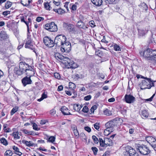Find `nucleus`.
<instances>
[{
  "label": "nucleus",
  "mask_w": 156,
  "mask_h": 156,
  "mask_svg": "<svg viewBox=\"0 0 156 156\" xmlns=\"http://www.w3.org/2000/svg\"><path fill=\"white\" fill-rule=\"evenodd\" d=\"M66 38L65 36L62 35H58L55 37L54 41V45L56 44L58 47H61L65 41Z\"/></svg>",
  "instance_id": "obj_1"
},
{
  "label": "nucleus",
  "mask_w": 156,
  "mask_h": 156,
  "mask_svg": "<svg viewBox=\"0 0 156 156\" xmlns=\"http://www.w3.org/2000/svg\"><path fill=\"white\" fill-rule=\"evenodd\" d=\"M29 66L26 64L25 62H21L19 64V69L17 70L15 72V73L18 75L20 76L24 73V71L26 69L29 67Z\"/></svg>",
  "instance_id": "obj_2"
},
{
  "label": "nucleus",
  "mask_w": 156,
  "mask_h": 156,
  "mask_svg": "<svg viewBox=\"0 0 156 156\" xmlns=\"http://www.w3.org/2000/svg\"><path fill=\"white\" fill-rule=\"evenodd\" d=\"M136 148L141 154L144 155H147L150 152L148 147L144 144H139Z\"/></svg>",
  "instance_id": "obj_3"
},
{
  "label": "nucleus",
  "mask_w": 156,
  "mask_h": 156,
  "mask_svg": "<svg viewBox=\"0 0 156 156\" xmlns=\"http://www.w3.org/2000/svg\"><path fill=\"white\" fill-rule=\"evenodd\" d=\"M62 62L65 64L66 67L68 69H75L78 67V65L76 63L67 57L65 58L64 62Z\"/></svg>",
  "instance_id": "obj_4"
},
{
  "label": "nucleus",
  "mask_w": 156,
  "mask_h": 156,
  "mask_svg": "<svg viewBox=\"0 0 156 156\" xmlns=\"http://www.w3.org/2000/svg\"><path fill=\"white\" fill-rule=\"evenodd\" d=\"M44 28L46 30L51 32L57 31L58 30L57 26L54 22L46 24L45 25Z\"/></svg>",
  "instance_id": "obj_5"
},
{
  "label": "nucleus",
  "mask_w": 156,
  "mask_h": 156,
  "mask_svg": "<svg viewBox=\"0 0 156 156\" xmlns=\"http://www.w3.org/2000/svg\"><path fill=\"white\" fill-rule=\"evenodd\" d=\"M141 78L145 79L144 77L142 76H141ZM145 80H142L141 83V87H144V89L151 88V85H150V83L151 82V79L147 78H145Z\"/></svg>",
  "instance_id": "obj_6"
},
{
  "label": "nucleus",
  "mask_w": 156,
  "mask_h": 156,
  "mask_svg": "<svg viewBox=\"0 0 156 156\" xmlns=\"http://www.w3.org/2000/svg\"><path fill=\"white\" fill-rule=\"evenodd\" d=\"M71 45L70 42L65 41L61 46L60 50L62 52H69L71 51Z\"/></svg>",
  "instance_id": "obj_7"
},
{
  "label": "nucleus",
  "mask_w": 156,
  "mask_h": 156,
  "mask_svg": "<svg viewBox=\"0 0 156 156\" xmlns=\"http://www.w3.org/2000/svg\"><path fill=\"white\" fill-rule=\"evenodd\" d=\"M43 41L44 44L48 47L51 48L54 46V41L48 37H44Z\"/></svg>",
  "instance_id": "obj_8"
},
{
  "label": "nucleus",
  "mask_w": 156,
  "mask_h": 156,
  "mask_svg": "<svg viewBox=\"0 0 156 156\" xmlns=\"http://www.w3.org/2000/svg\"><path fill=\"white\" fill-rule=\"evenodd\" d=\"M105 126L107 127L106 129H105L104 132L106 133V132H111L113 131L114 130V125L113 124V122L112 121H109L106 123L105 124Z\"/></svg>",
  "instance_id": "obj_9"
},
{
  "label": "nucleus",
  "mask_w": 156,
  "mask_h": 156,
  "mask_svg": "<svg viewBox=\"0 0 156 156\" xmlns=\"http://www.w3.org/2000/svg\"><path fill=\"white\" fill-rule=\"evenodd\" d=\"M25 47L26 48H28L32 50L33 49L32 40H31L30 37L29 35H27Z\"/></svg>",
  "instance_id": "obj_10"
},
{
  "label": "nucleus",
  "mask_w": 156,
  "mask_h": 156,
  "mask_svg": "<svg viewBox=\"0 0 156 156\" xmlns=\"http://www.w3.org/2000/svg\"><path fill=\"white\" fill-rule=\"evenodd\" d=\"M124 99L126 103H133L135 100V98L130 94H126L124 97Z\"/></svg>",
  "instance_id": "obj_11"
},
{
  "label": "nucleus",
  "mask_w": 156,
  "mask_h": 156,
  "mask_svg": "<svg viewBox=\"0 0 156 156\" xmlns=\"http://www.w3.org/2000/svg\"><path fill=\"white\" fill-rule=\"evenodd\" d=\"M24 73L27 76L30 77H31L34 74L33 68L30 66L27 69H26Z\"/></svg>",
  "instance_id": "obj_12"
},
{
  "label": "nucleus",
  "mask_w": 156,
  "mask_h": 156,
  "mask_svg": "<svg viewBox=\"0 0 156 156\" xmlns=\"http://www.w3.org/2000/svg\"><path fill=\"white\" fill-rule=\"evenodd\" d=\"M63 27L67 30L69 32H71L75 30L74 26L72 24L64 23L63 24Z\"/></svg>",
  "instance_id": "obj_13"
},
{
  "label": "nucleus",
  "mask_w": 156,
  "mask_h": 156,
  "mask_svg": "<svg viewBox=\"0 0 156 156\" xmlns=\"http://www.w3.org/2000/svg\"><path fill=\"white\" fill-rule=\"evenodd\" d=\"M143 56L145 58H147L148 59H150L152 55V50L150 48L145 50L143 53Z\"/></svg>",
  "instance_id": "obj_14"
},
{
  "label": "nucleus",
  "mask_w": 156,
  "mask_h": 156,
  "mask_svg": "<svg viewBox=\"0 0 156 156\" xmlns=\"http://www.w3.org/2000/svg\"><path fill=\"white\" fill-rule=\"evenodd\" d=\"M22 82L24 86H25L27 84H31L32 81L30 77L27 76L22 80Z\"/></svg>",
  "instance_id": "obj_15"
},
{
  "label": "nucleus",
  "mask_w": 156,
  "mask_h": 156,
  "mask_svg": "<svg viewBox=\"0 0 156 156\" xmlns=\"http://www.w3.org/2000/svg\"><path fill=\"white\" fill-rule=\"evenodd\" d=\"M76 25L77 27L79 28L82 29L83 30H86L88 28L87 26H86L85 23L81 20L77 22Z\"/></svg>",
  "instance_id": "obj_16"
},
{
  "label": "nucleus",
  "mask_w": 156,
  "mask_h": 156,
  "mask_svg": "<svg viewBox=\"0 0 156 156\" xmlns=\"http://www.w3.org/2000/svg\"><path fill=\"white\" fill-rule=\"evenodd\" d=\"M126 151L127 152L128 151V154L130 156H138V153L136 152L135 150L131 147H130L129 150L126 149Z\"/></svg>",
  "instance_id": "obj_17"
},
{
  "label": "nucleus",
  "mask_w": 156,
  "mask_h": 156,
  "mask_svg": "<svg viewBox=\"0 0 156 156\" xmlns=\"http://www.w3.org/2000/svg\"><path fill=\"white\" fill-rule=\"evenodd\" d=\"M61 110L62 113L64 115H72L69 112V110L65 106L62 107L61 108Z\"/></svg>",
  "instance_id": "obj_18"
},
{
  "label": "nucleus",
  "mask_w": 156,
  "mask_h": 156,
  "mask_svg": "<svg viewBox=\"0 0 156 156\" xmlns=\"http://www.w3.org/2000/svg\"><path fill=\"white\" fill-rule=\"evenodd\" d=\"M8 38V36L5 32L3 31L0 32V40H3Z\"/></svg>",
  "instance_id": "obj_19"
},
{
  "label": "nucleus",
  "mask_w": 156,
  "mask_h": 156,
  "mask_svg": "<svg viewBox=\"0 0 156 156\" xmlns=\"http://www.w3.org/2000/svg\"><path fill=\"white\" fill-rule=\"evenodd\" d=\"M55 57L57 60H63V62L65 61V58H66L62 55H61L59 53H56L55 54Z\"/></svg>",
  "instance_id": "obj_20"
},
{
  "label": "nucleus",
  "mask_w": 156,
  "mask_h": 156,
  "mask_svg": "<svg viewBox=\"0 0 156 156\" xmlns=\"http://www.w3.org/2000/svg\"><path fill=\"white\" fill-rule=\"evenodd\" d=\"M146 140L150 144H153L155 140L156 139L154 137L151 136H148L146 137Z\"/></svg>",
  "instance_id": "obj_21"
},
{
  "label": "nucleus",
  "mask_w": 156,
  "mask_h": 156,
  "mask_svg": "<svg viewBox=\"0 0 156 156\" xmlns=\"http://www.w3.org/2000/svg\"><path fill=\"white\" fill-rule=\"evenodd\" d=\"M104 143L105 145L109 146H112L113 144L112 141L110 138H104Z\"/></svg>",
  "instance_id": "obj_22"
},
{
  "label": "nucleus",
  "mask_w": 156,
  "mask_h": 156,
  "mask_svg": "<svg viewBox=\"0 0 156 156\" xmlns=\"http://www.w3.org/2000/svg\"><path fill=\"white\" fill-rule=\"evenodd\" d=\"M91 1L94 5L98 6H101L103 2L102 0H91Z\"/></svg>",
  "instance_id": "obj_23"
},
{
  "label": "nucleus",
  "mask_w": 156,
  "mask_h": 156,
  "mask_svg": "<svg viewBox=\"0 0 156 156\" xmlns=\"http://www.w3.org/2000/svg\"><path fill=\"white\" fill-rule=\"evenodd\" d=\"M23 143L25 144L27 146L30 147L33 146L34 145V143H32L31 141H28L25 140H22Z\"/></svg>",
  "instance_id": "obj_24"
},
{
  "label": "nucleus",
  "mask_w": 156,
  "mask_h": 156,
  "mask_svg": "<svg viewBox=\"0 0 156 156\" xmlns=\"http://www.w3.org/2000/svg\"><path fill=\"white\" fill-rule=\"evenodd\" d=\"M76 85L74 83L72 82H69V88L71 89L72 92L75 94V92L74 90L75 89Z\"/></svg>",
  "instance_id": "obj_25"
},
{
  "label": "nucleus",
  "mask_w": 156,
  "mask_h": 156,
  "mask_svg": "<svg viewBox=\"0 0 156 156\" xmlns=\"http://www.w3.org/2000/svg\"><path fill=\"white\" fill-rule=\"evenodd\" d=\"M147 32L146 30H144L139 29L138 30V35L140 36H144Z\"/></svg>",
  "instance_id": "obj_26"
},
{
  "label": "nucleus",
  "mask_w": 156,
  "mask_h": 156,
  "mask_svg": "<svg viewBox=\"0 0 156 156\" xmlns=\"http://www.w3.org/2000/svg\"><path fill=\"white\" fill-rule=\"evenodd\" d=\"M142 117L147 118L148 116V112L145 110H143L141 112Z\"/></svg>",
  "instance_id": "obj_27"
},
{
  "label": "nucleus",
  "mask_w": 156,
  "mask_h": 156,
  "mask_svg": "<svg viewBox=\"0 0 156 156\" xmlns=\"http://www.w3.org/2000/svg\"><path fill=\"white\" fill-rule=\"evenodd\" d=\"M19 133L18 131L15 132H14L12 134V135L14 137V139H19L20 138V137L19 136Z\"/></svg>",
  "instance_id": "obj_28"
},
{
  "label": "nucleus",
  "mask_w": 156,
  "mask_h": 156,
  "mask_svg": "<svg viewBox=\"0 0 156 156\" xmlns=\"http://www.w3.org/2000/svg\"><path fill=\"white\" fill-rule=\"evenodd\" d=\"M12 2L9 1H7L5 3V7L6 9H8L12 5Z\"/></svg>",
  "instance_id": "obj_29"
},
{
  "label": "nucleus",
  "mask_w": 156,
  "mask_h": 156,
  "mask_svg": "<svg viewBox=\"0 0 156 156\" xmlns=\"http://www.w3.org/2000/svg\"><path fill=\"white\" fill-rule=\"evenodd\" d=\"M113 47L114 50L116 51H121L122 50L120 47L117 44H115Z\"/></svg>",
  "instance_id": "obj_30"
},
{
  "label": "nucleus",
  "mask_w": 156,
  "mask_h": 156,
  "mask_svg": "<svg viewBox=\"0 0 156 156\" xmlns=\"http://www.w3.org/2000/svg\"><path fill=\"white\" fill-rule=\"evenodd\" d=\"M44 7L47 10H50V6L49 4V3L48 2H45L44 3Z\"/></svg>",
  "instance_id": "obj_31"
},
{
  "label": "nucleus",
  "mask_w": 156,
  "mask_h": 156,
  "mask_svg": "<svg viewBox=\"0 0 156 156\" xmlns=\"http://www.w3.org/2000/svg\"><path fill=\"white\" fill-rule=\"evenodd\" d=\"M7 124H4L3 126V129L5 131L6 133H8L11 131V129L9 128H7Z\"/></svg>",
  "instance_id": "obj_32"
},
{
  "label": "nucleus",
  "mask_w": 156,
  "mask_h": 156,
  "mask_svg": "<svg viewBox=\"0 0 156 156\" xmlns=\"http://www.w3.org/2000/svg\"><path fill=\"white\" fill-rule=\"evenodd\" d=\"M18 109V108L17 107H15L13 108L11 111L10 114L11 115H13L16 112Z\"/></svg>",
  "instance_id": "obj_33"
},
{
  "label": "nucleus",
  "mask_w": 156,
  "mask_h": 156,
  "mask_svg": "<svg viewBox=\"0 0 156 156\" xmlns=\"http://www.w3.org/2000/svg\"><path fill=\"white\" fill-rule=\"evenodd\" d=\"M73 109L76 111L78 112L80 110V108L79 107V105L78 104H75L73 105Z\"/></svg>",
  "instance_id": "obj_34"
},
{
  "label": "nucleus",
  "mask_w": 156,
  "mask_h": 156,
  "mask_svg": "<svg viewBox=\"0 0 156 156\" xmlns=\"http://www.w3.org/2000/svg\"><path fill=\"white\" fill-rule=\"evenodd\" d=\"M104 114L107 115H110L112 114L111 112L108 109H106L104 111Z\"/></svg>",
  "instance_id": "obj_35"
},
{
  "label": "nucleus",
  "mask_w": 156,
  "mask_h": 156,
  "mask_svg": "<svg viewBox=\"0 0 156 156\" xmlns=\"http://www.w3.org/2000/svg\"><path fill=\"white\" fill-rule=\"evenodd\" d=\"M0 141L2 144H3L5 145L6 146L8 144L7 141L4 138H1L0 140Z\"/></svg>",
  "instance_id": "obj_36"
},
{
  "label": "nucleus",
  "mask_w": 156,
  "mask_h": 156,
  "mask_svg": "<svg viewBox=\"0 0 156 156\" xmlns=\"http://www.w3.org/2000/svg\"><path fill=\"white\" fill-rule=\"evenodd\" d=\"M73 128V133L75 136H79V134L77 129L76 127H74Z\"/></svg>",
  "instance_id": "obj_37"
},
{
  "label": "nucleus",
  "mask_w": 156,
  "mask_h": 156,
  "mask_svg": "<svg viewBox=\"0 0 156 156\" xmlns=\"http://www.w3.org/2000/svg\"><path fill=\"white\" fill-rule=\"evenodd\" d=\"M55 137L53 136H50L48 139V141L53 143L55 140Z\"/></svg>",
  "instance_id": "obj_38"
},
{
  "label": "nucleus",
  "mask_w": 156,
  "mask_h": 156,
  "mask_svg": "<svg viewBox=\"0 0 156 156\" xmlns=\"http://www.w3.org/2000/svg\"><path fill=\"white\" fill-rule=\"evenodd\" d=\"M99 141L101 146L102 147L105 146V144L104 143V140H103L102 138H100Z\"/></svg>",
  "instance_id": "obj_39"
},
{
  "label": "nucleus",
  "mask_w": 156,
  "mask_h": 156,
  "mask_svg": "<svg viewBox=\"0 0 156 156\" xmlns=\"http://www.w3.org/2000/svg\"><path fill=\"white\" fill-rule=\"evenodd\" d=\"M92 139L93 140L95 144H98L99 142V140L98 138L94 135H93L92 136Z\"/></svg>",
  "instance_id": "obj_40"
},
{
  "label": "nucleus",
  "mask_w": 156,
  "mask_h": 156,
  "mask_svg": "<svg viewBox=\"0 0 156 156\" xmlns=\"http://www.w3.org/2000/svg\"><path fill=\"white\" fill-rule=\"evenodd\" d=\"M91 149L93 152L94 154L96 155L97 154V152L98 151V149L95 147H92L91 148Z\"/></svg>",
  "instance_id": "obj_41"
},
{
  "label": "nucleus",
  "mask_w": 156,
  "mask_h": 156,
  "mask_svg": "<svg viewBox=\"0 0 156 156\" xmlns=\"http://www.w3.org/2000/svg\"><path fill=\"white\" fill-rule=\"evenodd\" d=\"M65 12V11L61 8L57 9V12L59 14H62L64 13Z\"/></svg>",
  "instance_id": "obj_42"
},
{
  "label": "nucleus",
  "mask_w": 156,
  "mask_h": 156,
  "mask_svg": "<svg viewBox=\"0 0 156 156\" xmlns=\"http://www.w3.org/2000/svg\"><path fill=\"white\" fill-rule=\"evenodd\" d=\"M94 64L92 62L90 63L88 66V68L90 69H91L94 67Z\"/></svg>",
  "instance_id": "obj_43"
},
{
  "label": "nucleus",
  "mask_w": 156,
  "mask_h": 156,
  "mask_svg": "<svg viewBox=\"0 0 156 156\" xmlns=\"http://www.w3.org/2000/svg\"><path fill=\"white\" fill-rule=\"evenodd\" d=\"M82 111L85 113H87L88 111V108L87 106H85L83 108Z\"/></svg>",
  "instance_id": "obj_44"
},
{
  "label": "nucleus",
  "mask_w": 156,
  "mask_h": 156,
  "mask_svg": "<svg viewBox=\"0 0 156 156\" xmlns=\"http://www.w3.org/2000/svg\"><path fill=\"white\" fill-rule=\"evenodd\" d=\"M12 154V151L10 150H7L5 153V154L9 155L10 156H11Z\"/></svg>",
  "instance_id": "obj_45"
},
{
  "label": "nucleus",
  "mask_w": 156,
  "mask_h": 156,
  "mask_svg": "<svg viewBox=\"0 0 156 156\" xmlns=\"http://www.w3.org/2000/svg\"><path fill=\"white\" fill-rule=\"evenodd\" d=\"M89 25L92 27H94L96 26L95 25L94 22L93 20H91L89 22Z\"/></svg>",
  "instance_id": "obj_46"
},
{
  "label": "nucleus",
  "mask_w": 156,
  "mask_h": 156,
  "mask_svg": "<svg viewBox=\"0 0 156 156\" xmlns=\"http://www.w3.org/2000/svg\"><path fill=\"white\" fill-rule=\"evenodd\" d=\"M33 129L36 130H38L40 129V128H37V125L35 123H33Z\"/></svg>",
  "instance_id": "obj_47"
},
{
  "label": "nucleus",
  "mask_w": 156,
  "mask_h": 156,
  "mask_svg": "<svg viewBox=\"0 0 156 156\" xmlns=\"http://www.w3.org/2000/svg\"><path fill=\"white\" fill-rule=\"evenodd\" d=\"M91 98V96L90 95H87L84 97V99L85 101H89Z\"/></svg>",
  "instance_id": "obj_48"
},
{
  "label": "nucleus",
  "mask_w": 156,
  "mask_h": 156,
  "mask_svg": "<svg viewBox=\"0 0 156 156\" xmlns=\"http://www.w3.org/2000/svg\"><path fill=\"white\" fill-rule=\"evenodd\" d=\"M107 3L109 4H113L115 3V0H105Z\"/></svg>",
  "instance_id": "obj_49"
},
{
  "label": "nucleus",
  "mask_w": 156,
  "mask_h": 156,
  "mask_svg": "<svg viewBox=\"0 0 156 156\" xmlns=\"http://www.w3.org/2000/svg\"><path fill=\"white\" fill-rule=\"evenodd\" d=\"M54 76L55 78L58 79H59L61 77L60 74L57 73H54Z\"/></svg>",
  "instance_id": "obj_50"
},
{
  "label": "nucleus",
  "mask_w": 156,
  "mask_h": 156,
  "mask_svg": "<svg viewBox=\"0 0 156 156\" xmlns=\"http://www.w3.org/2000/svg\"><path fill=\"white\" fill-rule=\"evenodd\" d=\"M155 94H154L153 95L149 98L147 99H145V101H152V100L154 97L155 96Z\"/></svg>",
  "instance_id": "obj_51"
},
{
  "label": "nucleus",
  "mask_w": 156,
  "mask_h": 156,
  "mask_svg": "<svg viewBox=\"0 0 156 156\" xmlns=\"http://www.w3.org/2000/svg\"><path fill=\"white\" fill-rule=\"evenodd\" d=\"M44 18L43 17H38L37 18L36 20L38 22H40L42 20H43Z\"/></svg>",
  "instance_id": "obj_52"
},
{
  "label": "nucleus",
  "mask_w": 156,
  "mask_h": 156,
  "mask_svg": "<svg viewBox=\"0 0 156 156\" xmlns=\"http://www.w3.org/2000/svg\"><path fill=\"white\" fill-rule=\"evenodd\" d=\"M84 129L86 131H87L88 133L90 132L91 131L90 128L88 126L85 127Z\"/></svg>",
  "instance_id": "obj_53"
},
{
  "label": "nucleus",
  "mask_w": 156,
  "mask_h": 156,
  "mask_svg": "<svg viewBox=\"0 0 156 156\" xmlns=\"http://www.w3.org/2000/svg\"><path fill=\"white\" fill-rule=\"evenodd\" d=\"M151 145L155 151H156V140L153 144H151Z\"/></svg>",
  "instance_id": "obj_54"
},
{
  "label": "nucleus",
  "mask_w": 156,
  "mask_h": 156,
  "mask_svg": "<svg viewBox=\"0 0 156 156\" xmlns=\"http://www.w3.org/2000/svg\"><path fill=\"white\" fill-rule=\"evenodd\" d=\"M10 11H4L2 13V14L4 16H7L8 14H10Z\"/></svg>",
  "instance_id": "obj_55"
},
{
  "label": "nucleus",
  "mask_w": 156,
  "mask_h": 156,
  "mask_svg": "<svg viewBox=\"0 0 156 156\" xmlns=\"http://www.w3.org/2000/svg\"><path fill=\"white\" fill-rule=\"evenodd\" d=\"M99 124L97 123H95L94 125V128L97 130L100 128V126H99Z\"/></svg>",
  "instance_id": "obj_56"
},
{
  "label": "nucleus",
  "mask_w": 156,
  "mask_h": 156,
  "mask_svg": "<svg viewBox=\"0 0 156 156\" xmlns=\"http://www.w3.org/2000/svg\"><path fill=\"white\" fill-rule=\"evenodd\" d=\"M23 132L25 134L30 135V131H28L26 129H23L22 130Z\"/></svg>",
  "instance_id": "obj_57"
},
{
  "label": "nucleus",
  "mask_w": 156,
  "mask_h": 156,
  "mask_svg": "<svg viewBox=\"0 0 156 156\" xmlns=\"http://www.w3.org/2000/svg\"><path fill=\"white\" fill-rule=\"evenodd\" d=\"M97 108V106L95 105L93 106L91 108V112H93L94 113V111L96 110Z\"/></svg>",
  "instance_id": "obj_58"
},
{
  "label": "nucleus",
  "mask_w": 156,
  "mask_h": 156,
  "mask_svg": "<svg viewBox=\"0 0 156 156\" xmlns=\"http://www.w3.org/2000/svg\"><path fill=\"white\" fill-rule=\"evenodd\" d=\"M101 95V93L100 92H98L96 93L94 96V98H97Z\"/></svg>",
  "instance_id": "obj_59"
},
{
  "label": "nucleus",
  "mask_w": 156,
  "mask_h": 156,
  "mask_svg": "<svg viewBox=\"0 0 156 156\" xmlns=\"http://www.w3.org/2000/svg\"><path fill=\"white\" fill-rule=\"evenodd\" d=\"M142 6H144V8H145V10H146L147 9V7L146 4L144 2H143L141 4V5Z\"/></svg>",
  "instance_id": "obj_60"
},
{
  "label": "nucleus",
  "mask_w": 156,
  "mask_h": 156,
  "mask_svg": "<svg viewBox=\"0 0 156 156\" xmlns=\"http://www.w3.org/2000/svg\"><path fill=\"white\" fill-rule=\"evenodd\" d=\"M56 111L54 109H52L50 111V113L51 115H54Z\"/></svg>",
  "instance_id": "obj_61"
},
{
  "label": "nucleus",
  "mask_w": 156,
  "mask_h": 156,
  "mask_svg": "<svg viewBox=\"0 0 156 156\" xmlns=\"http://www.w3.org/2000/svg\"><path fill=\"white\" fill-rule=\"evenodd\" d=\"M12 148L16 152H19V149L17 147H16L15 146H13L12 147Z\"/></svg>",
  "instance_id": "obj_62"
},
{
  "label": "nucleus",
  "mask_w": 156,
  "mask_h": 156,
  "mask_svg": "<svg viewBox=\"0 0 156 156\" xmlns=\"http://www.w3.org/2000/svg\"><path fill=\"white\" fill-rule=\"evenodd\" d=\"M71 9L73 10H76V5L75 4L73 5L71 7Z\"/></svg>",
  "instance_id": "obj_63"
},
{
  "label": "nucleus",
  "mask_w": 156,
  "mask_h": 156,
  "mask_svg": "<svg viewBox=\"0 0 156 156\" xmlns=\"http://www.w3.org/2000/svg\"><path fill=\"white\" fill-rule=\"evenodd\" d=\"M63 88V87L62 85H60L58 86L57 90L58 91H61Z\"/></svg>",
  "instance_id": "obj_64"
}]
</instances>
